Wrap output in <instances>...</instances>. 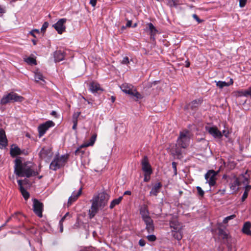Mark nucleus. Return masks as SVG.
<instances>
[{
    "instance_id": "nucleus-36",
    "label": "nucleus",
    "mask_w": 251,
    "mask_h": 251,
    "mask_svg": "<svg viewBox=\"0 0 251 251\" xmlns=\"http://www.w3.org/2000/svg\"><path fill=\"white\" fill-rule=\"evenodd\" d=\"M247 171H246L245 175H242L239 177L240 179H242V178L244 179V180H243V182L245 184L247 183L248 182V177L247 176Z\"/></svg>"
},
{
    "instance_id": "nucleus-61",
    "label": "nucleus",
    "mask_w": 251,
    "mask_h": 251,
    "mask_svg": "<svg viewBox=\"0 0 251 251\" xmlns=\"http://www.w3.org/2000/svg\"><path fill=\"white\" fill-rule=\"evenodd\" d=\"M173 2V4L175 6H176L177 5V0H172Z\"/></svg>"
},
{
    "instance_id": "nucleus-64",
    "label": "nucleus",
    "mask_w": 251,
    "mask_h": 251,
    "mask_svg": "<svg viewBox=\"0 0 251 251\" xmlns=\"http://www.w3.org/2000/svg\"><path fill=\"white\" fill-rule=\"evenodd\" d=\"M51 115L55 116L56 115V112L55 111H52L51 113Z\"/></svg>"
},
{
    "instance_id": "nucleus-24",
    "label": "nucleus",
    "mask_w": 251,
    "mask_h": 251,
    "mask_svg": "<svg viewBox=\"0 0 251 251\" xmlns=\"http://www.w3.org/2000/svg\"><path fill=\"white\" fill-rule=\"evenodd\" d=\"M240 185V182L239 179L235 177L232 182L230 184V189L233 191H237L238 190V186Z\"/></svg>"
},
{
    "instance_id": "nucleus-62",
    "label": "nucleus",
    "mask_w": 251,
    "mask_h": 251,
    "mask_svg": "<svg viewBox=\"0 0 251 251\" xmlns=\"http://www.w3.org/2000/svg\"><path fill=\"white\" fill-rule=\"evenodd\" d=\"M33 31L34 32V33L35 32L38 34H39V33H40V31L39 29H33Z\"/></svg>"
},
{
    "instance_id": "nucleus-50",
    "label": "nucleus",
    "mask_w": 251,
    "mask_h": 251,
    "mask_svg": "<svg viewBox=\"0 0 251 251\" xmlns=\"http://www.w3.org/2000/svg\"><path fill=\"white\" fill-rule=\"evenodd\" d=\"M69 215V212L66 213L65 214V215L61 218V219L60 220V221L59 222V223H62L65 220V219H66L67 216H68Z\"/></svg>"
},
{
    "instance_id": "nucleus-49",
    "label": "nucleus",
    "mask_w": 251,
    "mask_h": 251,
    "mask_svg": "<svg viewBox=\"0 0 251 251\" xmlns=\"http://www.w3.org/2000/svg\"><path fill=\"white\" fill-rule=\"evenodd\" d=\"M248 193H247L246 192H244L243 196H242V201H243L245 200L246 199H247V198L248 197Z\"/></svg>"
},
{
    "instance_id": "nucleus-10",
    "label": "nucleus",
    "mask_w": 251,
    "mask_h": 251,
    "mask_svg": "<svg viewBox=\"0 0 251 251\" xmlns=\"http://www.w3.org/2000/svg\"><path fill=\"white\" fill-rule=\"evenodd\" d=\"M142 170L146 174H151L152 173L151 166L150 165L148 158L144 156L141 161Z\"/></svg>"
},
{
    "instance_id": "nucleus-8",
    "label": "nucleus",
    "mask_w": 251,
    "mask_h": 251,
    "mask_svg": "<svg viewBox=\"0 0 251 251\" xmlns=\"http://www.w3.org/2000/svg\"><path fill=\"white\" fill-rule=\"evenodd\" d=\"M217 173L213 170H209L205 175V179L206 182L208 183L210 186H214L216 184V176Z\"/></svg>"
},
{
    "instance_id": "nucleus-15",
    "label": "nucleus",
    "mask_w": 251,
    "mask_h": 251,
    "mask_svg": "<svg viewBox=\"0 0 251 251\" xmlns=\"http://www.w3.org/2000/svg\"><path fill=\"white\" fill-rule=\"evenodd\" d=\"M143 221L144 222L146 225V229L149 233H152L154 230V226L153 221L151 217L147 218V219H143Z\"/></svg>"
},
{
    "instance_id": "nucleus-1",
    "label": "nucleus",
    "mask_w": 251,
    "mask_h": 251,
    "mask_svg": "<svg viewBox=\"0 0 251 251\" xmlns=\"http://www.w3.org/2000/svg\"><path fill=\"white\" fill-rule=\"evenodd\" d=\"M109 199V195L105 192L100 193L93 197L91 200L92 205L88 211L90 219L94 217L99 209H102L107 204Z\"/></svg>"
},
{
    "instance_id": "nucleus-11",
    "label": "nucleus",
    "mask_w": 251,
    "mask_h": 251,
    "mask_svg": "<svg viewBox=\"0 0 251 251\" xmlns=\"http://www.w3.org/2000/svg\"><path fill=\"white\" fill-rule=\"evenodd\" d=\"M170 226L172 229V231H181L182 226L177 220V217H173L170 221Z\"/></svg>"
},
{
    "instance_id": "nucleus-14",
    "label": "nucleus",
    "mask_w": 251,
    "mask_h": 251,
    "mask_svg": "<svg viewBox=\"0 0 251 251\" xmlns=\"http://www.w3.org/2000/svg\"><path fill=\"white\" fill-rule=\"evenodd\" d=\"M202 102V100L199 99L198 100H195L192 102L187 104L184 107L185 110H189L190 109L192 110H196L198 107L201 105Z\"/></svg>"
},
{
    "instance_id": "nucleus-2",
    "label": "nucleus",
    "mask_w": 251,
    "mask_h": 251,
    "mask_svg": "<svg viewBox=\"0 0 251 251\" xmlns=\"http://www.w3.org/2000/svg\"><path fill=\"white\" fill-rule=\"evenodd\" d=\"M14 173L18 176L28 178L38 174L32 167L28 166L26 163H23L19 158H16L15 160Z\"/></svg>"
},
{
    "instance_id": "nucleus-25",
    "label": "nucleus",
    "mask_w": 251,
    "mask_h": 251,
    "mask_svg": "<svg viewBox=\"0 0 251 251\" xmlns=\"http://www.w3.org/2000/svg\"><path fill=\"white\" fill-rule=\"evenodd\" d=\"M230 81V83H227L225 81H215V82L216 83L217 86L219 88L222 89V88H224V87L228 86L230 84H233L232 79H231Z\"/></svg>"
},
{
    "instance_id": "nucleus-12",
    "label": "nucleus",
    "mask_w": 251,
    "mask_h": 251,
    "mask_svg": "<svg viewBox=\"0 0 251 251\" xmlns=\"http://www.w3.org/2000/svg\"><path fill=\"white\" fill-rule=\"evenodd\" d=\"M66 22V19L63 18L60 19L56 24L53 25L55 30L58 34H62L65 30L66 27L64 24Z\"/></svg>"
},
{
    "instance_id": "nucleus-23",
    "label": "nucleus",
    "mask_w": 251,
    "mask_h": 251,
    "mask_svg": "<svg viewBox=\"0 0 251 251\" xmlns=\"http://www.w3.org/2000/svg\"><path fill=\"white\" fill-rule=\"evenodd\" d=\"M251 224L249 222H246L243 226L242 231L244 233L251 236V230H250Z\"/></svg>"
},
{
    "instance_id": "nucleus-16",
    "label": "nucleus",
    "mask_w": 251,
    "mask_h": 251,
    "mask_svg": "<svg viewBox=\"0 0 251 251\" xmlns=\"http://www.w3.org/2000/svg\"><path fill=\"white\" fill-rule=\"evenodd\" d=\"M7 145V140L5 131L0 129V148L3 149Z\"/></svg>"
},
{
    "instance_id": "nucleus-6",
    "label": "nucleus",
    "mask_w": 251,
    "mask_h": 251,
    "mask_svg": "<svg viewBox=\"0 0 251 251\" xmlns=\"http://www.w3.org/2000/svg\"><path fill=\"white\" fill-rule=\"evenodd\" d=\"M43 203L37 199L33 200V210L34 213L39 217L41 218L43 216L42 212L43 211Z\"/></svg>"
},
{
    "instance_id": "nucleus-57",
    "label": "nucleus",
    "mask_w": 251,
    "mask_h": 251,
    "mask_svg": "<svg viewBox=\"0 0 251 251\" xmlns=\"http://www.w3.org/2000/svg\"><path fill=\"white\" fill-rule=\"evenodd\" d=\"M25 154V155H26L28 154V152L27 151H25V150H21V154Z\"/></svg>"
},
{
    "instance_id": "nucleus-38",
    "label": "nucleus",
    "mask_w": 251,
    "mask_h": 251,
    "mask_svg": "<svg viewBox=\"0 0 251 251\" xmlns=\"http://www.w3.org/2000/svg\"><path fill=\"white\" fill-rule=\"evenodd\" d=\"M196 189H197V190L199 195L200 196L202 197L204 196V192L202 190V189L201 188V187L200 186H197V187H196Z\"/></svg>"
},
{
    "instance_id": "nucleus-26",
    "label": "nucleus",
    "mask_w": 251,
    "mask_h": 251,
    "mask_svg": "<svg viewBox=\"0 0 251 251\" xmlns=\"http://www.w3.org/2000/svg\"><path fill=\"white\" fill-rule=\"evenodd\" d=\"M149 29L151 31V37H153L158 32L157 30L156 29L155 26L151 23L147 24Z\"/></svg>"
},
{
    "instance_id": "nucleus-46",
    "label": "nucleus",
    "mask_w": 251,
    "mask_h": 251,
    "mask_svg": "<svg viewBox=\"0 0 251 251\" xmlns=\"http://www.w3.org/2000/svg\"><path fill=\"white\" fill-rule=\"evenodd\" d=\"M193 17L199 23H201L202 21L200 20V18L198 17V16L194 14L193 15Z\"/></svg>"
},
{
    "instance_id": "nucleus-21",
    "label": "nucleus",
    "mask_w": 251,
    "mask_h": 251,
    "mask_svg": "<svg viewBox=\"0 0 251 251\" xmlns=\"http://www.w3.org/2000/svg\"><path fill=\"white\" fill-rule=\"evenodd\" d=\"M65 55L63 52L61 50H56L54 53V60L55 62H59L63 60Z\"/></svg>"
},
{
    "instance_id": "nucleus-32",
    "label": "nucleus",
    "mask_w": 251,
    "mask_h": 251,
    "mask_svg": "<svg viewBox=\"0 0 251 251\" xmlns=\"http://www.w3.org/2000/svg\"><path fill=\"white\" fill-rule=\"evenodd\" d=\"M20 191L25 200L29 198V194L24 187L20 188Z\"/></svg>"
},
{
    "instance_id": "nucleus-5",
    "label": "nucleus",
    "mask_w": 251,
    "mask_h": 251,
    "mask_svg": "<svg viewBox=\"0 0 251 251\" xmlns=\"http://www.w3.org/2000/svg\"><path fill=\"white\" fill-rule=\"evenodd\" d=\"M120 88L123 92L127 94L136 98V100L142 98V95L137 92L136 89L131 84L128 83H124Z\"/></svg>"
},
{
    "instance_id": "nucleus-44",
    "label": "nucleus",
    "mask_w": 251,
    "mask_h": 251,
    "mask_svg": "<svg viewBox=\"0 0 251 251\" xmlns=\"http://www.w3.org/2000/svg\"><path fill=\"white\" fill-rule=\"evenodd\" d=\"M247 0H239V6L240 7H243L245 6Z\"/></svg>"
},
{
    "instance_id": "nucleus-55",
    "label": "nucleus",
    "mask_w": 251,
    "mask_h": 251,
    "mask_svg": "<svg viewBox=\"0 0 251 251\" xmlns=\"http://www.w3.org/2000/svg\"><path fill=\"white\" fill-rule=\"evenodd\" d=\"M18 185L20 186V188H22V187H23V186H22L23 183H22V180H18Z\"/></svg>"
},
{
    "instance_id": "nucleus-19",
    "label": "nucleus",
    "mask_w": 251,
    "mask_h": 251,
    "mask_svg": "<svg viewBox=\"0 0 251 251\" xmlns=\"http://www.w3.org/2000/svg\"><path fill=\"white\" fill-rule=\"evenodd\" d=\"M162 185L161 182H157L155 183L152 188L151 191L150 192V196H156L160 192V190L162 187Z\"/></svg>"
},
{
    "instance_id": "nucleus-47",
    "label": "nucleus",
    "mask_w": 251,
    "mask_h": 251,
    "mask_svg": "<svg viewBox=\"0 0 251 251\" xmlns=\"http://www.w3.org/2000/svg\"><path fill=\"white\" fill-rule=\"evenodd\" d=\"M146 244V241L143 239H140L139 241V245L143 247Z\"/></svg>"
},
{
    "instance_id": "nucleus-63",
    "label": "nucleus",
    "mask_w": 251,
    "mask_h": 251,
    "mask_svg": "<svg viewBox=\"0 0 251 251\" xmlns=\"http://www.w3.org/2000/svg\"><path fill=\"white\" fill-rule=\"evenodd\" d=\"M32 42L34 45H36L37 44V41L36 40L33 39L32 40Z\"/></svg>"
},
{
    "instance_id": "nucleus-60",
    "label": "nucleus",
    "mask_w": 251,
    "mask_h": 251,
    "mask_svg": "<svg viewBox=\"0 0 251 251\" xmlns=\"http://www.w3.org/2000/svg\"><path fill=\"white\" fill-rule=\"evenodd\" d=\"M225 192V189H223V190H220L218 192V193H220L221 194H224Z\"/></svg>"
},
{
    "instance_id": "nucleus-3",
    "label": "nucleus",
    "mask_w": 251,
    "mask_h": 251,
    "mask_svg": "<svg viewBox=\"0 0 251 251\" xmlns=\"http://www.w3.org/2000/svg\"><path fill=\"white\" fill-rule=\"evenodd\" d=\"M190 138V133L188 130H185L180 132L175 149L176 155L178 156L181 155L182 152L179 149V148L183 149L187 148L189 144Z\"/></svg>"
},
{
    "instance_id": "nucleus-37",
    "label": "nucleus",
    "mask_w": 251,
    "mask_h": 251,
    "mask_svg": "<svg viewBox=\"0 0 251 251\" xmlns=\"http://www.w3.org/2000/svg\"><path fill=\"white\" fill-rule=\"evenodd\" d=\"M235 217L236 216L234 214L227 216L224 219L223 223L224 224H226L229 220L234 219Z\"/></svg>"
},
{
    "instance_id": "nucleus-17",
    "label": "nucleus",
    "mask_w": 251,
    "mask_h": 251,
    "mask_svg": "<svg viewBox=\"0 0 251 251\" xmlns=\"http://www.w3.org/2000/svg\"><path fill=\"white\" fill-rule=\"evenodd\" d=\"M82 187L80 188L78 192L75 194L74 192L71 197H69L68 201V206L71 205L74 201H76L79 196L82 193Z\"/></svg>"
},
{
    "instance_id": "nucleus-20",
    "label": "nucleus",
    "mask_w": 251,
    "mask_h": 251,
    "mask_svg": "<svg viewBox=\"0 0 251 251\" xmlns=\"http://www.w3.org/2000/svg\"><path fill=\"white\" fill-rule=\"evenodd\" d=\"M10 153L11 156L14 157L18 155L21 154V150L18 146L12 145L10 148Z\"/></svg>"
},
{
    "instance_id": "nucleus-13",
    "label": "nucleus",
    "mask_w": 251,
    "mask_h": 251,
    "mask_svg": "<svg viewBox=\"0 0 251 251\" xmlns=\"http://www.w3.org/2000/svg\"><path fill=\"white\" fill-rule=\"evenodd\" d=\"M208 133L215 138H221L222 136V132L219 130L216 126L206 127Z\"/></svg>"
},
{
    "instance_id": "nucleus-4",
    "label": "nucleus",
    "mask_w": 251,
    "mask_h": 251,
    "mask_svg": "<svg viewBox=\"0 0 251 251\" xmlns=\"http://www.w3.org/2000/svg\"><path fill=\"white\" fill-rule=\"evenodd\" d=\"M24 98L18 95L14 92H10L8 94L3 96L0 100V103L1 105H5L9 102H21Z\"/></svg>"
},
{
    "instance_id": "nucleus-7",
    "label": "nucleus",
    "mask_w": 251,
    "mask_h": 251,
    "mask_svg": "<svg viewBox=\"0 0 251 251\" xmlns=\"http://www.w3.org/2000/svg\"><path fill=\"white\" fill-rule=\"evenodd\" d=\"M66 159V158L64 156H62L61 158H55L51 162L50 166V168L54 171L56 170L64 165Z\"/></svg>"
},
{
    "instance_id": "nucleus-22",
    "label": "nucleus",
    "mask_w": 251,
    "mask_h": 251,
    "mask_svg": "<svg viewBox=\"0 0 251 251\" xmlns=\"http://www.w3.org/2000/svg\"><path fill=\"white\" fill-rule=\"evenodd\" d=\"M90 90L93 93L98 92L99 91H102L103 90L100 88V85L96 82H92L90 84Z\"/></svg>"
},
{
    "instance_id": "nucleus-48",
    "label": "nucleus",
    "mask_w": 251,
    "mask_h": 251,
    "mask_svg": "<svg viewBox=\"0 0 251 251\" xmlns=\"http://www.w3.org/2000/svg\"><path fill=\"white\" fill-rule=\"evenodd\" d=\"M222 133L223 136L224 135L227 138L228 136L229 131L226 130H223Z\"/></svg>"
},
{
    "instance_id": "nucleus-52",
    "label": "nucleus",
    "mask_w": 251,
    "mask_h": 251,
    "mask_svg": "<svg viewBox=\"0 0 251 251\" xmlns=\"http://www.w3.org/2000/svg\"><path fill=\"white\" fill-rule=\"evenodd\" d=\"M97 0H90V3L92 5V6H95L97 3Z\"/></svg>"
},
{
    "instance_id": "nucleus-31",
    "label": "nucleus",
    "mask_w": 251,
    "mask_h": 251,
    "mask_svg": "<svg viewBox=\"0 0 251 251\" xmlns=\"http://www.w3.org/2000/svg\"><path fill=\"white\" fill-rule=\"evenodd\" d=\"M239 94L240 96L247 97L248 96H251V87H250L248 90L245 91H242L239 92Z\"/></svg>"
},
{
    "instance_id": "nucleus-33",
    "label": "nucleus",
    "mask_w": 251,
    "mask_h": 251,
    "mask_svg": "<svg viewBox=\"0 0 251 251\" xmlns=\"http://www.w3.org/2000/svg\"><path fill=\"white\" fill-rule=\"evenodd\" d=\"M97 138V135L94 134L92 136L91 138L90 139V141L88 143L85 145V147H88L90 146H92L94 145Z\"/></svg>"
},
{
    "instance_id": "nucleus-43",
    "label": "nucleus",
    "mask_w": 251,
    "mask_h": 251,
    "mask_svg": "<svg viewBox=\"0 0 251 251\" xmlns=\"http://www.w3.org/2000/svg\"><path fill=\"white\" fill-rule=\"evenodd\" d=\"M151 175V174H146V173L144 174V181L145 182H148L150 180Z\"/></svg>"
},
{
    "instance_id": "nucleus-42",
    "label": "nucleus",
    "mask_w": 251,
    "mask_h": 251,
    "mask_svg": "<svg viewBox=\"0 0 251 251\" xmlns=\"http://www.w3.org/2000/svg\"><path fill=\"white\" fill-rule=\"evenodd\" d=\"M172 167L174 169V175L176 176L177 175V169H176V163L175 162H173L172 163Z\"/></svg>"
},
{
    "instance_id": "nucleus-39",
    "label": "nucleus",
    "mask_w": 251,
    "mask_h": 251,
    "mask_svg": "<svg viewBox=\"0 0 251 251\" xmlns=\"http://www.w3.org/2000/svg\"><path fill=\"white\" fill-rule=\"evenodd\" d=\"M80 114V112H77L75 113L73 115V121L77 122V119H78V118Z\"/></svg>"
},
{
    "instance_id": "nucleus-28",
    "label": "nucleus",
    "mask_w": 251,
    "mask_h": 251,
    "mask_svg": "<svg viewBox=\"0 0 251 251\" xmlns=\"http://www.w3.org/2000/svg\"><path fill=\"white\" fill-rule=\"evenodd\" d=\"M122 199H123L122 197H120L118 199L113 200L110 203V206H109L110 208L112 209L116 205L119 204L120 203V202L121 201Z\"/></svg>"
},
{
    "instance_id": "nucleus-30",
    "label": "nucleus",
    "mask_w": 251,
    "mask_h": 251,
    "mask_svg": "<svg viewBox=\"0 0 251 251\" xmlns=\"http://www.w3.org/2000/svg\"><path fill=\"white\" fill-rule=\"evenodd\" d=\"M218 234L220 236H221L223 239H227L228 237L227 233L224 231L223 229L219 228H218Z\"/></svg>"
},
{
    "instance_id": "nucleus-41",
    "label": "nucleus",
    "mask_w": 251,
    "mask_h": 251,
    "mask_svg": "<svg viewBox=\"0 0 251 251\" xmlns=\"http://www.w3.org/2000/svg\"><path fill=\"white\" fill-rule=\"evenodd\" d=\"M48 25H49V23L47 22H45L43 24V25H42V26L41 29V31L42 32H44L46 31L47 28L48 27Z\"/></svg>"
},
{
    "instance_id": "nucleus-51",
    "label": "nucleus",
    "mask_w": 251,
    "mask_h": 251,
    "mask_svg": "<svg viewBox=\"0 0 251 251\" xmlns=\"http://www.w3.org/2000/svg\"><path fill=\"white\" fill-rule=\"evenodd\" d=\"M251 189V186L247 185L245 187V190L244 192H246L247 193H248V192L250 191Z\"/></svg>"
},
{
    "instance_id": "nucleus-54",
    "label": "nucleus",
    "mask_w": 251,
    "mask_h": 251,
    "mask_svg": "<svg viewBox=\"0 0 251 251\" xmlns=\"http://www.w3.org/2000/svg\"><path fill=\"white\" fill-rule=\"evenodd\" d=\"M131 24L132 21L130 20L128 21L126 25V27H130L131 26Z\"/></svg>"
},
{
    "instance_id": "nucleus-58",
    "label": "nucleus",
    "mask_w": 251,
    "mask_h": 251,
    "mask_svg": "<svg viewBox=\"0 0 251 251\" xmlns=\"http://www.w3.org/2000/svg\"><path fill=\"white\" fill-rule=\"evenodd\" d=\"M29 34H31L33 37H36V36L34 34V32L33 31V30L29 32Z\"/></svg>"
},
{
    "instance_id": "nucleus-9",
    "label": "nucleus",
    "mask_w": 251,
    "mask_h": 251,
    "mask_svg": "<svg viewBox=\"0 0 251 251\" xmlns=\"http://www.w3.org/2000/svg\"><path fill=\"white\" fill-rule=\"evenodd\" d=\"M54 126V124L51 121H48L46 123L40 125L38 128L39 137L40 138L43 136L50 127L53 126Z\"/></svg>"
},
{
    "instance_id": "nucleus-29",
    "label": "nucleus",
    "mask_w": 251,
    "mask_h": 251,
    "mask_svg": "<svg viewBox=\"0 0 251 251\" xmlns=\"http://www.w3.org/2000/svg\"><path fill=\"white\" fill-rule=\"evenodd\" d=\"M181 231H172V235L177 240H180L182 237Z\"/></svg>"
},
{
    "instance_id": "nucleus-35",
    "label": "nucleus",
    "mask_w": 251,
    "mask_h": 251,
    "mask_svg": "<svg viewBox=\"0 0 251 251\" xmlns=\"http://www.w3.org/2000/svg\"><path fill=\"white\" fill-rule=\"evenodd\" d=\"M25 61L29 64H36V61L34 58L28 57L26 59H25Z\"/></svg>"
},
{
    "instance_id": "nucleus-56",
    "label": "nucleus",
    "mask_w": 251,
    "mask_h": 251,
    "mask_svg": "<svg viewBox=\"0 0 251 251\" xmlns=\"http://www.w3.org/2000/svg\"><path fill=\"white\" fill-rule=\"evenodd\" d=\"M131 192L130 191H126L124 192V195H131Z\"/></svg>"
},
{
    "instance_id": "nucleus-59",
    "label": "nucleus",
    "mask_w": 251,
    "mask_h": 251,
    "mask_svg": "<svg viewBox=\"0 0 251 251\" xmlns=\"http://www.w3.org/2000/svg\"><path fill=\"white\" fill-rule=\"evenodd\" d=\"M116 98L114 96H111V100L112 102H114L115 101Z\"/></svg>"
},
{
    "instance_id": "nucleus-34",
    "label": "nucleus",
    "mask_w": 251,
    "mask_h": 251,
    "mask_svg": "<svg viewBox=\"0 0 251 251\" xmlns=\"http://www.w3.org/2000/svg\"><path fill=\"white\" fill-rule=\"evenodd\" d=\"M35 80L36 82H38L40 80H43V76L42 74L40 73H36L35 74L34 76Z\"/></svg>"
},
{
    "instance_id": "nucleus-45",
    "label": "nucleus",
    "mask_w": 251,
    "mask_h": 251,
    "mask_svg": "<svg viewBox=\"0 0 251 251\" xmlns=\"http://www.w3.org/2000/svg\"><path fill=\"white\" fill-rule=\"evenodd\" d=\"M122 63L123 64H127L129 63L128 57L127 56L125 57L122 61Z\"/></svg>"
},
{
    "instance_id": "nucleus-40",
    "label": "nucleus",
    "mask_w": 251,
    "mask_h": 251,
    "mask_svg": "<svg viewBox=\"0 0 251 251\" xmlns=\"http://www.w3.org/2000/svg\"><path fill=\"white\" fill-rule=\"evenodd\" d=\"M147 238L149 241L153 242L156 240V237L154 235H150L147 236Z\"/></svg>"
},
{
    "instance_id": "nucleus-53",
    "label": "nucleus",
    "mask_w": 251,
    "mask_h": 251,
    "mask_svg": "<svg viewBox=\"0 0 251 251\" xmlns=\"http://www.w3.org/2000/svg\"><path fill=\"white\" fill-rule=\"evenodd\" d=\"M73 126L72 128L74 130H76V127H77V122L73 121Z\"/></svg>"
},
{
    "instance_id": "nucleus-18",
    "label": "nucleus",
    "mask_w": 251,
    "mask_h": 251,
    "mask_svg": "<svg viewBox=\"0 0 251 251\" xmlns=\"http://www.w3.org/2000/svg\"><path fill=\"white\" fill-rule=\"evenodd\" d=\"M140 214L141 215L142 220L150 217V213L148 209V206L146 204L142 205L140 208Z\"/></svg>"
},
{
    "instance_id": "nucleus-27",
    "label": "nucleus",
    "mask_w": 251,
    "mask_h": 251,
    "mask_svg": "<svg viewBox=\"0 0 251 251\" xmlns=\"http://www.w3.org/2000/svg\"><path fill=\"white\" fill-rule=\"evenodd\" d=\"M50 153V151L45 148H43L39 152V156L41 159L45 158Z\"/></svg>"
}]
</instances>
